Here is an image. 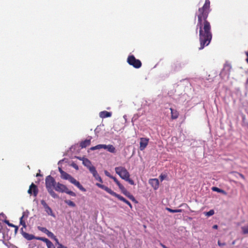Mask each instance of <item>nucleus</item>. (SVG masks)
Wrapping results in <instances>:
<instances>
[{
    "label": "nucleus",
    "instance_id": "obj_24",
    "mask_svg": "<svg viewBox=\"0 0 248 248\" xmlns=\"http://www.w3.org/2000/svg\"><path fill=\"white\" fill-rule=\"evenodd\" d=\"M111 178L112 179H113V181L115 182V183L117 185V186H118V187L120 188V189L121 188H123V186H124L123 185H122L120 183V182L118 180V179L116 177L112 176Z\"/></svg>",
    "mask_w": 248,
    "mask_h": 248
},
{
    "label": "nucleus",
    "instance_id": "obj_45",
    "mask_svg": "<svg viewBox=\"0 0 248 248\" xmlns=\"http://www.w3.org/2000/svg\"><path fill=\"white\" fill-rule=\"evenodd\" d=\"M217 227H217V225H214V226H213V228L214 229H217Z\"/></svg>",
    "mask_w": 248,
    "mask_h": 248
},
{
    "label": "nucleus",
    "instance_id": "obj_4",
    "mask_svg": "<svg viewBox=\"0 0 248 248\" xmlns=\"http://www.w3.org/2000/svg\"><path fill=\"white\" fill-rule=\"evenodd\" d=\"M96 185L99 188H100L102 189H104V190H105L106 192H107L110 195L117 198L119 200H120V201L124 202V203H125L126 204H127L131 209L132 208V205L128 201L126 200L125 198H124L123 197H122L120 195H119V194H117L116 193H115V192H114L113 191H112L110 188L105 186V185H102V184H100L99 183H96Z\"/></svg>",
    "mask_w": 248,
    "mask_h": 248
},
{
    "label": "nucleus",
    "instance_id": "obj_43",
    "mask_svg": "<svg viewBox=\"0 0 248 248\" xmlns=\"http://www.w3.org/2000/svg\"><path fill=\"white\" fill-rule=\"evenodd\" d=\"M8 226H9V227H13V228H14V227H15V225L14 224H12V223H10L8 225Z\"/></svg>",
    "mask_w": 248,
    "mask_h": 248
},
{
    "label": "nucleus",
    "instance_id": "obj_36",
    "mask_svg": "<svg viewBox=\"0 0 248 248\" xmlns=\"http://www.w3.org/2000/svg\"><path fill=\"white\" fill-rule=\"evenodd\" d=\"M218 245L219 246H224L226 245L225 243H221L219 240L217 242Z\"/></svg>",
    "mask_w": 248,
    "mask_h": 248
},
{
    "label": "nucleus",
    "instance_id": "obj_9",
    "mask_svg": "<svg viewBox=\"0 0 248 248\" xmlns=\"http://www.w3.org/2000/svg\"><path fill=\"white\" fill-rule=\"evenodd\" d=\"M21 233L23 236L28 240H31L32 239L38 240V238H42L43 237L35 236L33 234H29L23 231V229H21Z\"/></svg>",
    "mask_w": 248,
    "mask_h": 248
},
{
    "label": "nucleus",
    "instance_id": "obj_44",
    "mask_svg": "<svg viewBox=\"0 0 248 248\" xmlns=\"http://www.w3.org/2000/svg\"><path fill=\"white\" fill-rule=\"evenodd\" d=\"M4 222L8 225L10 223V222L7 220H5Z\"/></svg>",
    "mask_w": 248,
    "mask_h": 248
},
{
    "label": "nucleus",
    "instance_id": "obj_3",
    "mask_svg": "<svg viewBox=\"0 0 248 248\" xmlns=\"http://www.w3.org/2000/svg\"><path fill=\"white\" fill-rule=\"evenodd\" d=\"M115 172L122 179L128 182L130 185H134V181L130 178V173L124 167H117L115 168Z\"/></svg>",
    "mask_w": 248,
    "mask_h": 248
},
{
    "label": "nucleus",
    "instance_id": "obj_6",
    "mask_svg": "<svg viewBox=\"0 0 248 248\" xmlns=\"http://www.w3.org/2000/svg\"><path fill=\"white\" fill-rule=\"evenodd\" d=\"M127 62L129 65L137 69L140 68L142 65L141 61L136 59L135 56L132 55L128 56Z\"/></svg>",
    "mask_w": 248,
    "mask_h": 248
},
{
    "label": "nucleus",
    "instance_id": "obj_28",
    "mask_svg": "<svg viewBox=\"0 0 248 248\" xmlns=\"http://www.w3.org/2000/svg\"><path fill=\"white\" fill-rule=\"evenodd\" d=\"M64 202L70 206L75 207L76 206L75 203L70 200H65Z\"/></svg>",
    "mask_w": 248,
    "mask_h": 248
},
{
    "label": "nucleus",
    "instance_id": "obj_2",
    "mask_svg": "<svg viewBox=\"0 0 248 248\" xmlns=\"http://www.w3.org/2000/svg\"><path fill=\"white\" fill-rule=\"evenodd\" d=\"M56 183L57 182H56L55 179L51 175H48L46 177L45 180L46 188L49 194L53 198H59L58 194H57L53 190V188L54 189Z\"/></svg>",
    "mask_w": 248,
    "mask_h": 248
},
{
    "label": "nucleus",
    "instance_id": "obj_5",
    "mask_svg": "<svg viewBox=\"0 0 248 248\" xmlns=\"http://www.w3.org/2000/svg\"><path fill=\"white\" fill-rule=\"evenodd\" d=\"M61 178L64 180H69L72 184L77 186L80 190L82 191H85L86 189L83 187V186L80 184V183L77 181L74 177L71 176L68 173L64 171L62 172L61 175Z\"/></svg>",
    "mask_w": 248,
    "mask_h": 248
},
{
    "label": "nucleus",
    "instance_id": "obj_37",
    "mask_svg": "<svg viewBox=\"0 0 248 248\" xmlns=\"http://www.w3.org/2000/svg\"><path fill=\"white\" fill-rule=\"evenodd\" d=\"M57 248H67L66 247L62 245V244H59V246Z\"/></svg>",
    "mask_w": 248,
    "mask_h": 248
},
{
    "label": "nucleus",
    "instance_id": "obj_7",
    "mask_svg": "<svg viewBox=\"0 0 248 248\" xmlns=\"http://www.w3.org/2000/svg\"><path fill=\"white\" fill-rule=\"evenodd\" d=\"M103 148L104 149H107L109 152L111 153H115L116 152L115 148L111 144L109 145H105V144H98L95 146L92 147L90 148L91 150H95L97 149H100Z\"/></svg>",
    "mask_w": 248,
    "mask_h": 248
},
{
    "label": "nucleus",
    "instance_id": "obj_32",
    "mask_svg": "<svg viewBox=\"0 0 248 248\" xmlns=\"http://www.w3.org/2000/svg\"><path fill=\"white\" fill-rule=\"evenodd\" d=\"M50 238H51V239H53L56 242V243L57 244H58V245H59V244H60L59 243V242L58 239L57 238L56 236L54 235V234H53V236H50Z\"/></svg>",
    "mask_w": 248,
    "mask_h": 248
},
{
    "label": "nucleus",
    "instance_id": "obj_1",
    "mask_svg": "<svg viewBox=\"0 0 248 248\" xmlns=\"http://www.w3.org/2000/svg\"><path fill=\"white\" fill-rule=\"evenodd\" d=\"M211 11L210 1L209 0H205L202 7L199 8L195 14V18L197 17L196 31L197 33L198 30H199L200 43L199 49L200 50L203 49L205 46H207L212 39L211 25L207 20V17Z\"/></svg>",
    "mask_w": 248,
    "mask_h": 248
},
{
    "label": "nucleus",
    "instance_id": "obj_41",
    "mask_svg": "<svg viewBox=\"0 0 248 248\" xmlns=\"http://www.w3.org/2000/svg\"><path fill=\"white\" fill-rule=\"evenodd\" d=\"M59 171L61 173V175L62 174V172H63L64 171H63L61 168H59Z\"/></svg>",
    "mask_w": 248,
    "mask_h": 248
},
{
    "label": "nucleus",
    "instance_id": "obj_30",
    "mask_svg": "<svg viewBox=\"0 0 248 248\" xmlns=\"http://www.w3.org/2000/svg\"><path fill=\"white\" fill-rule=\"evenodd\" d=\"M214 213H215L214 210L212 209V210H210L209 211L206 212L205 213V215L207 217H210V216L213 215L214 214Z\"/></svg>",
    "mask_w": 248,
    "mask_h": 248
},
{
    "label": "nucleus",
    "instance_id": "obj_46",
    "mask_svg": "<svg viewBox=\"0 0 248 248\" xmlns=\"http://www.w3.org/2000/svg\"><path fill=\"white\" fill-rule=\"evenodd\" d=\"M232 244L233 245H234V244H235V241H233V242L232 243Z\"/></svg>",
    "mask_w": 248,
    "mask_h": 248
},
{
    "label": "nucleus",
    "instance_id": "obj_10",
    "mask_svg": "<svg viewBox=\"0 0 248 248\" xmlns=\"http://www.w3.org/2000/svg\"><path fill=\"white\" fill-rule=\"evenodd\" d=\"M28 192L29 194H32L34 196L36 197L37 195L38 192L37 186L33 183H32L30 186L29 189L28 190Z\"/></svg>",
    "mask_w": 248,
    "mask_h": 248
},
{
    "label": "nucleus",
    "instance_id": "obj_47",
    "mask_svg": "<svg viewBox=\"0 0 248 248\" xmlns=\"http://www.w3.org/2000/svg\"><path fill=\"white\" fill-rule=\"evenodd\" d=\"M38 175H39V174H37L36 175V176H38Z\"/></svg>",
    "mask_w": 248,
    "mask_h": 248
},
{
    "label": "nucleus",
    "instance_id": "obj_40",
    "mask_svg": "<svg viewBox=\"0 0 248 248\" xmlns=\"http://www.w3.org/2000/svg\"><path fill=\"white\" fill-rule=\"evenodd\" d=\"M245 53H246V56L247 57V58L246 60L247 62L248 63V51L246 52Z\"/></svg>",
    "mask_w": 248,
    "mask_h": 248
},
{
    "label": "nucleus",
    "instance_id": "obj_11",
    "mask_svg": "<svg viewBox=\"0 0 248 248\" xmlns=\"http://www.w3.org/2000/svg\"><path fill=\"white\" fill-rule=\"evenodd\" d=\"M67 188L66 186L58 182L55 184L54 189L57 192L63 193L65 192Z\"/></svg>",
    "mask_w": 248,
    "mask_h": 248
},
{
    "label": "nucleus",
    "instance_id": "obj_8",
    "mask_svg": "<svg viewBox=\"0 0 248 248\" xmlns=\"http://www.w3.org/2000/svg\"><path fill=\"white\" fill-rule=\"evenodd\" d=\"M41 203L43 206L45 211L49 216L55 217V215L53 213L51 208L47 205L45 201L42 200L41 201Z\"/></svg>",
    "mask_w": 248,
    "mask_h": 248
},
{
    "label": "nucleus",
    "instance_id": "obj_29",
    "mask_svg": "<svg viewBox=\"0 0 248 248\" xmlns=\"http://www.w3.org/2000/svg\"><path fill=\"white\" fill-rule=\"evenodd\" d=\"M64 193H66V194H69L72 196H74V197L76 196V193L71 190H69L68 189V188H66V190H65Z\"/></svg>",
    "mask_w": 248,
    "mask_h": 248
},
{
    "label": "nucleus",
    "instance_id": "obj_33",
    "mask_svg": "<svg viewBox=\"0 0 248 248\" xmlns=\"http://www.w3.org/2000/svg\"><path fill=\"white\" fill-rule=\"evenodd\" d=\"M130 200H131L132 201L135 202V203H137L138 202L135 199V197L131 194L130 196L128 198Z\"/></svg>",
    "mask_w": 248,
    "mask_h": 248
},
{
    "label": "nucleus",
    "instance_id": "obj_12",
    "mask_svg": "<svg viewBox=\"0 0 248 248\" xmlns=\"http://www.w3.org/2000/svg\"><path fill=\"white\" fill-rule=\"evenodd\" d=\"M149 139L146 138H141L140 139V149L143 151L148 145Z\"/></svg>",
    "mask_w": 248,
    "mask_h": 248
},
{
    "label": "nucleus",
    "instance_id": "obj_38",
    "mask_svg": "<svg viewBox=\"0 0 248 248\" xmlns=\"http://www.w3.org/2000/svg\"><path fill=\"white\" fill-rule=\"evenodd\" d=\"M14 228H15V232L16 233L18 230V227L17 226L15 225Z\"/></svg>",
    "mask_w": 248,
    "mask_h": 248
},
{
    "label": "nucleus",
    "instance_id": "obj_39",
    "mask_svg": "<svg viewBox=\"0 0 248 248\" xmlns=\"http://www.w3.org/2000/svg\"><path fill=\"white\" fill-rule=\"evenodd\" d=\"M72 166H73V167L75 169H76V170H78V165H77L76 164H73Z\"/></svg>",
    "mask_w": 248,
    "mask_h": 248
},
{
    "label": "nucleus",
    "instance_id": "obj_42",
    "mask_svg": "<svg viewBox=\"0 0 248 248\" xmlns=\"http://www.w3.org/2000/svg\"><path fill=\"white\" fill-rule=\"evenodd\" d=\"M160 246L163 248H167L165 245L162 244V243H160Z\"/></svg>",
    "mask_w": 248,
    "mask_h": 248
},
{
    "label": "nucleus",
    "instance_id": "obj_34",
    "mask_svg": "<svg viewBox=\"0 0 248 248\" xmlns=\"http://www.w3.org/2000/svg\"><path fill=\"white\" fill-rule=\"evenodd\" d=\"M104 173L105 174V175L107 176H108V177H109L110 178H111L113 176H112L110 173L107 170H105L104 171Z\"/></svg>",
    "mask_w": 248,
    "mask_h": 248
},
{
    "label": "nucleus",
    "instance_id": "obj_22",
    "mask_svg": "<svg viewBox=\"0 0 248 248\" xmlns=\"http://www.w3.org/2000/svg\"><path fill=\"white\" fill-rule=\"evenodd\" d=\"M99 116L102 118L109 117L111 116V113L107 111H103L100 112Z\"/></svg>",
    "mask_w": 248,
    "mask_h": 248
},
{
    "label": "nucleus",
    "instance_id": "obj_15",
    "mask_svg": "<svg viewBox=\"0 0 248 248\" xmlns=\"http://www.w3.org/2000/svg\"><path fill=\"white\" fill-rule=\"evenodd\" d=\"M82 163L91 172H92V169L95 170V168L92 165L91 162L87 158H84Z\"/></svg>",
    "mask_w": 248,
    "mask_h": 248
},
{
    "label": "nucleus",
    "instance_id": "obj_23",
    "mask_svg": "<svg viewBox=\"0 0 248 248\" xmlns=\"http://www.w3.org/2000/svg\"><path fill=\"white\" fill-rule=\"evenodd\" d=\"M120 190H121L122 192L127 197L129 198V197L130 196V193L128 192L124 186H123V188H121Z\"/></svg>",
    "mask_w": 248,
    "mask_h": 248
},
{
    "label": "nucleus",
    "instance_id": "obj_27",
    "mask_svg": "<svg viewBox=\"0 0 248 248\" xmlns=\"http://www.w3.org/2000/svg\"><path fill=\"white\" fill-rule=\"evenodd\" d=\"M166 209L170 213H180L182 211V209H171L170 208H167Z\"/></svg>",
    "mask_w": 248,
    "mask_h": 248
},
{
    "label": "nucleus",
    "instance_id": "obj_20",
    "mask_svg": "<svg viewBox=\"0 0 248 248\" xmlns=\"http://www.w3.org/2000/svg\"><path fill=\"white\" fill-rule=\"evenodd\" d=\"M171 111V118L172 119H176L179 116V113L176 110L170 108Z\"/></svg>",
    "mask_w": 248,
    "mask_h": 248
},
{
    "label": "nucleus",
    "instance_id": "obj_18",
    "mask_svg": "<svg viewBox=\"0 0 248 248\" xmlns=\"http://www.w3.org/2000/svg\"><path fill=\"white\" fill-rule=\"evenodd\" d=\"M37 228L40 231L46 233L49 237L53 236V233L45 227L38 226Z\"/></svg>",
    "mask_w": 248,
    "mask_h": 248
},
{
    "label": "nucleus",
    "instance_id": "obj_26",
    "mask_svg": "<svg viewBox=\"0 0 248 248\" xmlns=\"http://www.w3.org/2000/svg\"><path fill=\"white\" fill-rule=\"evenodd\" d=\"M242 233L244 234H248V225L241 227Z\"/></svg>",
    "mask_w": 248,
    "mask_h": 248
},
{
    "label": "nucleus",
    "instance_id": "obj_31",
    "mask_svg": "<svg viewBox=\"0 0 248 248\" xmlns=\"http://www.w3.org/2000/svg\"><path fill=\"white\" fill-rule=\"evenodd\" d=\"M232 173L237 174L240 177H241V178H242L243 179H244V180L245 179V177L244 175L240 173L237 172L236 171H232Z\"/></svg>",
    "mask_w": 248,
    "mask_h": 248
},
{
    "label": "nucleus",
    "instance_id": "obj_16",
    "mask_svg": "<svg viewBox=\"0 0 248 248\" xmlns=\"http://www.w3.org/2000/svg\"><path fill=\"white\" fill-rule=\"evenodd\" d=\"M149 183L155 190H156L158 188L159 181L157 179H150L149 180Z\"/></svg>",
    "mask_w": 248,
    "mask_h": 248
},
{
    "label": "nucleus",
    "instance_id": "obj_19",
    "mask_svg": "<svg viewBox=\"0 0 248 248\" xmlns=\"http://www.w3.org/2000/svg\"><path fill=\"white\" fill-rule=\"evenodd\" d=\"M92 138L90 137L89 139L85 140L82 141L80 143V147L82 148H86L91 144Z\"/></svg>",
    "mask_w": 248,
    "mask_h": 248
},
{
    "label": "nucleus",
    "instance_id": "obj_35",
    "mask_svg": "<svg viewBox=\"0 0 248 248\" xmlns=\"http://www.w3.org/2000/svg\"><path fill=\"white\" fill-rule=\"evenodd\" d=\"M166 176H167L166 175L162 174L159 176V178L160 180L162 181L166 177Z\"/></svg>",
    "mask_w": 248,
    "mask_h": 248
},
{
    "label": "nucleus",
    "instance_id": "obj_14",
    "mask_svg": "<svg viewBox=\"0 0 248 248\" xmlns=\"http://www.w3.org/2000/svg\"><path fill=\"white\" fill-rule=\"evenodd\" d=\"M182 68V64L180 62H176L173 63L170 67V71L172 73L179 71Z\"/></svg>",
    "mask_w": 248,
    "mask_h": 248
},
{
    "label": "nucleus",
    "instance_id": "obj_17",
    "mask_svg": "<svg viewBox=\"0 0 248 248\" xmlns=\"http://www.w3.org/2000/svg\"><path fill=\"white\" fill-rule=\"evenodd\" d=\"M38 240H41L46 243L47 248H55L54 244L47 238L43 237L42 238H38Z\"/></svg>",
    "mask_w": 248,
    "mask_h": 248
},
{
    "label": "nucleus",
    "instance_id": "obj_25",
    "mask_svg": "<svg viewBox=\"0 0 248 248\" xmlns=\"http://www.w3.org/2000/svg\"><path fill=\"white\" fill-rule=\"evenodd\" d=\"M212 189L214 191H217V192L222 193L223 194H226V192L222 189H221L217 187H213Z\"/></svg>",
    "mask_w": 248,
    "mask_h": 248
},
{
    "label": "nucleus",
    "instance_id": "obj_13",
    "mask_svg": "<svg viewBox=\"0 0 248 248\" xmlns=\"http://www.w3.org/2000/svg\"><path fill=\"white\" fill-rule=\"evenodd\" d=\"M28 215V212H23L22 217L20 218V224L24 228H26L27 227L25 221L27 219Z\"/></svg>",
    "mask_w": 248,
    "mask_h": 248
},
{
    "label": "nucleus",
    "instance_id": "obj_21",
    "mask_svg": "<svg viewBox=\"0 0 248 248\" xmlns=\"http://www.w3.org/2000/svg\"><path fill=\"white\" fill-rule=\"evenodd\" d=\"M93 170H92V172L91 173L93 174V177L95 178L96 180L99 181L101 183H102L103 182L102 180L101 177L98 174L96 169L95 170L93 169Z\"/></svg>",
    "mask_w": 248,
    "mask_h": 248
}]
</instances>
